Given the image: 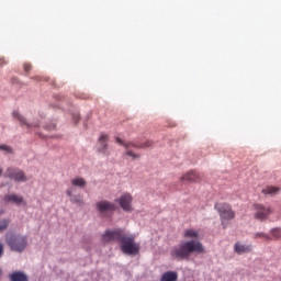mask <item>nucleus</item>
I'll list each match as a JSON object with an SVG mask.
<instances>
[{
    "label": "nucleus",
    "mask_w": 281,
    "mask_h": 281,
    "mask_svg": "<svg viewBox=\"0 0 281 281\" xmlns=\"http://www.w3.org/2000/svg\"><path fill=\"white\" fill-rule=\"evenodd\" d=\"M101 240L102 243H121V251L126 256H137L139 254V244L135 243V235H126L120 228L106 231L101 236Z\"/></svg>",
    "instance_id": "f257e3e1"
},
{
    "label": "nucleus",
    "mask_w": 281,
    "mask_h": 281,
    "mask_svg": "<svg viewBox=\"0 0 281 281\" xmlns=\"http://www.w3.org/2000/svg\"><path fill=\"white\" fill-rule=\"evenodd\" d=\"M181 181H187V183H199V181H201V175L196 171H190L181 177Z\"/></svg>",
    "instance_id": "9b49d317"
},
{
    "label": "nucleus",
    "mask_w": 281,
    "mask_h": 281,
    "mask_svg": "<svg viewBox=\"0 0 281 281\" xmlns=\"http://www.w3.org/2000/svg\"><path fill=\"white\" fill-rule=\"evenodd\" d=\"M1 256H3V245L2 244H0V258H1Z\"/></svg>",
    "instance_id": "a878e982"
},
{
    "label": "nucleus",
    "mask_w": 281,
    "mask_h": 281,
    "mask_svg": "<svg viewBox=\"0 0 281 281\" xmlns=\"http://www.w3.org/2000/svg\"><path fill=\"white\" fill-rule=\"evenodd\" d=\"M5 243L12 251H18L19 254L27 248V237L25 235L9 233L5 236Z\"/></svg>",
    "instance_id": "7ed1b4c3"
},
{
    "label": "nucleus",
    "mask_w": 281,
    "mask_h": 281,
    "mask_svg": "<svg viewBox=\"0 0 281 281\" xmlns=\"http://www.w3.org/2000/svg\"><path fill=\"white\" fill-rule=\"evenodd\" d=\"M0 276H1V269H0Z\"/></svg>",
    "instance_id": "c85d7f7f"
},
{
    "label": "nucleus",
    "mask_w": 281,
    "mask_h": 281,
    "mask_svg": "<svg viewBox=\"0 0 281 281\" xmlns=\"http://www.w3.org/2000/svg\"><path fill=\"white\" fill-rule=\"evenodd\" d=\"M254 216L257 221H267L273 214V209L263 204H254Z\"/></svg>",
    "instance_id": "423d86ee"
},
{
    "label": "nucleus",
    "mask_w": 281,
    "mask_h": 281,
    "mask_svg": "<svg viewBox=\"0 0 281 281\" xmlns=\"http://www.w3.org/2000/svg\"><path fill=\"white\" fill-rule=\"evenodd\" d=\"M106 142H109V135L108 134H101L99 137V153H102V155H106V150H109V144H106Z\"/></svg>",
    "instance_id": "f8f14e48"
},
{
    "label": "nucleus",
    "mask_w": 281,
    "mask_h": 281,
    "mask_svg": "<svg viewBox=\"0 0 281 281\" xmlns=\"http://www.w3.org/2000/svg\"><path fill=\"white\" fill-rule=\"evenodd\" d=\"M178 274L175 271H167L162 274L160 281H177Z\"/></svg>",
    "instance_id": "2eb2a0df"
},
{
    "label": "nucleus",
    "mask_w": 281,
    "mask_h": 281,
    "mask_svg": "<svg viewBox=\"0 0 281 281\" xmlns=\"http://www.w3.org/2000/svg\"><path fill=\"white\" fill-rule=\"evenodd\" d=\"M4 177H8L9 179L18 182L27 181V177L25 176V172H23V170L12 167L7 169V171L4 172Z\"/></svg>",
    "instance_id": "6e6552de"
},
{
    "label": "nucleus",
    "mask_w": 281,
    "mask_h": 281,
    "mask_svg": "<svg viewBox=\"0 0 281 281\" xmlns=\"http://www.w3.org/2000/svg\"><path fill=\"white\" fill-rule=\"evenodd\" d=\"M0 65H5V59L4 58H0Z\"/></svg>",
    "instance_id": "bb28decb"
},
{
    "label": "nucleus",
    "mask_w": 281,
    "mask_h": 281,
    "mask_svg": "<svg viewBox=\"0 0 281 281\" xmlns=\"http://www.w3.org/2000/svg\"><path fill=\"white\" fill-rule=\"evenodd\" d=\"M10 280L11 281H29L27 276L23 272H13L10 274Z\"/></svg>",
    "instance_id": "f3484780"
},
{
    "label": "nucleus",
    "mask_w": 281,
    "mask_h": 281,
    "mask_svg": "<svg viewBox=\"0 0 281 281\" xmlns=\"http://www.w3.org/2000/svg\"><path fill=\"white\" fill-rule=\"evenodd\" d=\"M66 194L68 196H70V201H72L74 203H82V200H78V198H76V195L71 194V190H67Z\"/></svg>",
    "instance_id": "412c9836"
},
{
    "label": "nucleus",
    "mask_w": 281,
    "mask_h": 281,
    "mask_svg": "<svg viewBox=\"0 0 281 281\" xmlns=\"http://www.w3.org/2000/svg\"><path fill=\"white\" fill-rule=\"evenodd\" d=\"M255 238H263L265 240H271V237L266 233H257Z\"/></svg>",
    "instance_id": "5701e85b"
},
{
    "label": "nucleus",
    "mask_w": 281,
    "mask_h": 281,
    "mask_svg": "<svg viewBox=\"0 0 281 281\" xmlns=\"http://www.w3.org/2000/svg\"><path fill=\"white\" fill-rule=\"evenodd\" d=\"M3 201L4 203H13L14 205H27L22 195L14 193L4 195Z\"/></svg>",
    "instance_id": "9d476101"
},
{
    "label": "nucleus",
    "mask_w": 281,
    "mask_h": 281,
    "mask_svg": "<svg viewBox=\"0 0 281 281\" xmlns=\"http://www.w3.org/2000/svg\"><path fill=\"white\" fill-rule=\"evenodd\" d=\"M0 150H4V153H12V147L8 145H0Z\"/></svg>",
    "instance_id": "b1692460"
},
{
    "label": "nucleus",
    "mask_w": 281,
    "mask_h": 281,
    "mask_svg": "<svg viewBox=\"0 0 281 281\" xmlns=\"http://www.w3.org/2000/svg\"><path fill=\"white\" fill-rule=\"evenodd\" d=\"M215 210L220 215L222 225H225V221H234L236 218V212L232 209V205L225 202L216 203Z\"/></svg>",
    "instance_id": "39448f33"
},
{
    "label": "nucleus",
    "mask_w": 281,
    "mask_h": 281,
    "mask_svg": "<svg viewBox=\"0 0 281 281\" xmlns=\"http://www.w3.org/2000/svg\"><path fill=\"white\" fill-rule=\"evenodd\" d=\"M183 238H199V231L189 228L183 232Z\"/></svg>",
    "instance_id": "a211bd4d"
},
{
    "label": "nucleus",
    "mask_w": 281,
    "mask_h": 281,
    "mask_svg": "<svg viewBox=\"0 0 281 281\" xmlns=\"http://www.w3.org/2000/svg\"><path fill=\"white\" fill-rule=\"evenodd\" d=\"M192 254H205L203 243L194 239L181 241L179 247H173L171 250V256L176 260H188Z\"/></svg>",
    "instance_id": "f03ea898"
},
{
    "label": "nucleus",
    "mask_w": 281,
    "mask_h": 281,
    "mask_svg": "<svg viewBox=\"0 0 281 281\" xmlns=\"http://www.w3.org/2000/svg\"><path fill=\"white\" fill-rule=\"evenodd\" d=\"M12 115L15 120L20 121L21 126H26V128H32L33 126H37V125H32V124L27 123L25 117L23 115H21V113H19V111H13Z\"/></svg>",
    "instance_id": "4468645a"
},
{
    "label": "nucleus",
    "mask_w": 281,
    "mask_h": 281,
    "mask_svg": "<svg viewBox=\"0 0 281 281\" xmlns=\"http://www.w3.org/2000/svg\"><path fill=\"white\" fill-rule=\"evenodd\" d=\"M24 71H32V65L31 64H24Z\"/></svg>",
    "instance_id": "393cba45"
},
{
    "label": "nucleus",
    "mask_w": 281,
    "mask_h": 281,
    "mask_svg": "<svg viewBox=\"0 0 281 281\" xmlns=\"http://www.w3.org/2000/svg\"><path fill=\"white\" fill-rule=\"evenodd\" d=\"M116 203H120V206L124 212H133V195L128 193H124L120 199L115 200Z\"/></svg>",
    "instance_id": "1a4fd4ad"
},
{
    "label": "nucleus",
    "mask_w": 281,
    "mask_h": 281,
    "mask_svg": "<svg viewBox=\"0 0 281 281\" xmlns=\"http://www.w3.org/2000/svg\"><path fill=\"white\" fill-rule=\"evenodd\" d=\"M97 210L102 216H109V214H113L117 210V206L113 202L101 200L97 203Z\"/></svg>",
    "instance_id": "0eeeda50"
},
{
    "label": "nucleus",
    "mask_w": 281,
    "mask_h": 281,
    "mask_svg": "<svg viewBox=\"0 0 281 281\" xmlns=\"http://www.w3.org/2000/svg\"><path fill=\"white\" fill-rule=\"evenodd\" d=\"M10 225V220H1L0 221V232H4V229Z\"/></svg>",
    "instance_id": "4be33fe9"
},
{
    "label": "nucleus",
    "mask_w": 281,
    "mask_h": 281,
    "mask_svg": "<svg viewBox=\"0 0 281 281\" xmlns=\"http://www.w3.org/2000/svg\"><path fill=\"white\" fill-rule=\"evenodd\" d=\"M115 140L116 144H119L120 146H124V148H126L125 155L127 157H132L133 160L139 159L142 156L131 150V148H150V146H153V142L150 140H146L145 143L125 142L122 140V138L120 137H116Z\"/></svg>",
    "instance_id": "20e7f679"
},
{
    "label": "nucleus",
    "mask_w": 281,
    "mask_h": 281,
    "mask_svg": "<svg viewBox=\"0 0 281 281\" xmlns=\"http://www.w3.org/2000/svg\"><path fill=\"white\" fill-rule=\"evenodd\" d=\"M1 175H3V169L0 168V177H1Z\"/></svg>",
    "instance_id": "cd10ccee"
},
{
    "label": "nucleus",
    "mask_w": 281,
    "mask_h": 281,
    "mask_svg": "<svg viewBox=\"0 0 281 281\" xmlns=\"http://www.w3.org/2000/svg\"><path fill=\"white\" fill-rule=\"evenodd\" d=\"M270 234L276 240H279V238H281V228H272Z\"/></svg>",
    "instance_id": "aec40b11"
},
{
    "label": "nucleus",
    "mask_w": 281,
    "mask_h": 281,
    "mask_svg": "<svg viewBox=\"0 0 281 281\" xmlns=\"http://www.w3.org/2000/svg\"><path fill=\"white\" fill-rule=\"evenodd\" d=\"M234 249L236 254H249L250 251H252V246L251 245H243L240 243H236L234 245Z\"/></svg>",
    "instance_id": "ddd939ff"
},
{
    "label": "nucleus",
    "mask_w": 281,
    "mask_h": 281,
    "mask_svg": "<svg viewBox=\"0 0 281 281\" xmlns=\"http://www.w3.org/2000/svg\"><path fill=\"white\" fill-rule=\"evenodd\" d=\"M262 194H278V192H280V188L278 187H272V186H269V187H266L265 189H262Z\"/></svg>",
    "instance_id": "6ab92c4d"
},
{
    "label": "nucleus",
    "mask_w": 281,
    "mask_h": 281,
    "mask_svg": "<svg viewBox=\"0 0 281 281\" xmlns=\"http://www.w3.org/2000/svg\"><path fill=\"white\" fill-rule=\"evenodd\" d=\"M71 186L75 188H87V180L83 178L77 177L71 180Z\"/></svg>",
    "instance_id": "dca6fc26"
}]
</instances>
